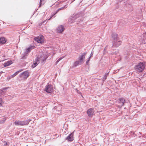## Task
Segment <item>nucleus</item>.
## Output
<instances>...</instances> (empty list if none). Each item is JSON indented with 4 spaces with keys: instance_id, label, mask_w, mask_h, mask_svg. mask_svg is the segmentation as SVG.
<instances>
[{
    "instance_id": "1",
    "label": "nucleus",
    "mask_w": 146,
    "mask_h": 146,
    "mask_svg": "<svg viewBox=\"0 0 146 146\" xmlns=\"http://www.w3.org/2000/svg\"><path fill=\"white\" fill-rule=\"evenodd\" d=\"M47 55H42V56H40V58L36 57L33 63L31 66L33 68H34L39 63V61L41 60V63L44 64V62L46 60V58H48V56H46Z\"/></svg>"
},
{
    "instance_id": "2",
    "label": "nucleus",
    "mask_w": 146,
    "mask_h": 146,
    "mask_svg": "<svg viewBox=\"0 0 146 146\" xmlns=\"http://www.w3.org/2000/svg\"><path fill=\"white\" fill-rule=\"evenodd\" d=\"M145 67V64L144 62H140L135 65V70L138 72H142L144 70Z\"/></svg>"
},
{
    "instance_id": "3",
    "label": "nucleus",
    "mask_w": 146,
    "mask_h": 146,
    "mask_svg": "<svg viewBox=\"0 0 146 146\" xmlns=\"http://www.w3.org/2000/svg\"><path fill=\"white\" fill-rule=\"evenodd\" d=\"M31 120V119H28L24 121H16L15 122L14 124L16 125L23 126L28 125Z\"/></svg>"
},
{
    "instance_id": "4",
    "label": "nucleus",
    "mask_w": 146,
    "mask_h": 146,
    "mask_svg": "<svg viewBox=\"0 0 146 146\" xmlns=\"http://www.w3.org/2000/svg\"><path fill=\"white\" fill-rule=\"evenodd\" d=\"M29 76V73L27 71H25L21 74L19 76L21 78V80H25L27 79Z\"/></svg>"
},
{
    "instance_id": "5",
    "label": "nucleus",
    "mask_w": 146,
    "mask_h": 146,
    "mask_svg": "<svg viewBox=\"0 0 146 146\" xmlns=\"http://www.w3.org/2000/svg\"><path fill=\"white\" fill-rule=\"evenodd\" d=\"M35 41L40 43H43L44 41L43 36L42 35H40L39 36L34 38Z\"/></svg>"
},
{
    "instance_id": "6",
    "label": "nucleus",
    "mask_w": 146,
    "mask_h": 146,
    "mask_svg": "<svg viewBox=\"0 0 146 146\" xmlns=\"http://www.w3.org/2000/svg\"><path fill=\"white\" fill-rule=\"evenodd\" d=\"M53 90V86L51 84H48L45 87V91L47 93H50L52 92Z\"/></svg>"
},
{
    "instance_id": "7",
    "label": "nucleus",
    "mask_w": 146,
    "mask_h": 146,
    "mask_svg": "<svg viewBox=\"0 0 146 146\" xmlns=\"http://www.w3.org/2000/svg\"><path fill=\"white\" fill-rule=\"evenodd\" d=\"M118 102L119 104L118 106L119 107L121 108L122 106H123L125 102V100L123 98H121L119 99Z\"/></svg>"
},
{
    "instance_id": "8",
    "label": "nucleus",
    "mask_w": 146,
    "mask_h": 146,
    "mask_svg": "<svg viewBox=\"0 0 146 146\" xmlns=\"http://www.w3.org/2000/svg\"><path fill=\"white\" fill-rule=\"evenodd\" d=\"M94 110L92 108H90L87 111V113L88 116L91 117H92L94 114Z\"/></svg>"
},
{
    "instance_id": "9",
    "label": "nucleus",
    "mask_w": 146,
    "mask_h": 146,
    "mask_svg": "<svg viewBox=\"0 0 146 146\" xmlns=\"http://www.w3.org/2000/svg\"><path fill=\"white\" fill-rule=\"evenodd\" d=\"M121 44V41L119 40L113 41V45L115 47H117L120 46Z\"/></svg>"
},
{
    "instance_id": "10",
    "label": "nucleus",
    "mask_w": 146,
    "mask_h": 146,
    "mask_svg": "<svg viewBox=\"0 0 146 146\" xmlns=\"http://www.w3.org/2000/svg\"><path fill=\"white\" fill-rule=\"evenodd\" d=\"M74 135V133H72L70 134L69 135L66 137V139L68 140V141H72L74 139V138L73 137Z\"/></svg>"
},
{
    "instance_id": "11",
    "label": "nucleus",
    "mask_w": 146,
    "mask_h": 146,
    "mask_svg": "<svg viewBox=\"0 0 146 146\" xmlns=\"http://www.w3.org/2000/svg\"><path fill=\"white\" fill-rule=\"evenodd\" d=\"M112 37L113 40V42L119 39L118 37V35L116 33L113 34Z\"/></svg>"
},
{
    "instance_id": "12",
    "label": "nucleus",
    "mask_w": 146,
    "mask_h": 146,
    "mask_svg": "<svg viewBox=\"0 0 146 146\" xmlns=\"http://www.w3.org/2000/svg\"><path fill=\"white\" fill-rule=\"evenodd\" d=\"M64 30V27L62 25L59 26L57 29V31L58 33H61L63 32Z\"/></svg>"
},
{
    "instance_id": "13",
    "label": "nucleus",
    "mask_w": 146,
    "mask_h": 146,
    "mask_svg": "<svg viewBox=\"0 0 146 146\" xmlns=\"http://www.w3.org/2000/svg\"><path fill=\"white\" fill-rule=\"evenodd\" d=\"M7 118V117L5 116L0 118V124H4Z\"/></svg>"
},
{
    "instance_id": "14",
    "label": "nucleus",
    "mask_w": 146,
    "mask_h": 146,
    "mask_svg": "<svg viewBox=\"0 0 146 146\" xmlns=\"http://www.w3.org/2000/svg\"><path fill=\"white\" fill-rule=\"evenodd\" d=\"M85 55H81L79 58V60L80 62L82 64L84 63V60L85 59Z\"/></svg>"
},
{
    "instance_id": "15",
    "label": "nucleus",
    "mask_w": 146,
    "mask_h": 146,
    "mask_svg": "<svg viewBox=\"0 0 146 146\" xmlns=\"http://www.w3.org/2000/svg\"><path fill=\"white\" fill-rule=\"evenodd\" d=\"M9 88V87H5L2 88L1 90H0V94H4L6 92L4 91V90H6Z\"/></svg>"
},
{
    "instance_id": "16",
    "label": "nucleus",
    "mask_w": 146,
    "mask_h": 146,
    "mask_svg": "<svg viewBox=\"0 0 146 146\" xmlns=\"http://www.w3.org/2000/svg\"><path fill=\"white\" fill-rule=\"evenodd\" d=\"M13 63L12 61H8L7 62L4 63L3 65L4 67H6L9 66Z\"/></svg>"
},
{
    "instance_id": "17",
    "label": "nucleus",
    "mask_w": 146,
    "mask_h": 146,
    "mask_svg": "<svg viewBox=\"0 0 146 146\" xmlns=\"http://www.w3.org/2000/svg\"><path fill=\"white\" fill-rule=\"evenodd\" d=\"M81 64H82L78 60L74 62L73 64V66L74 67H76L78 65H80Z\"/></svg>"
},
{
    "instance_id": "18",
    "label": "nucleus",
    "mask_w": 146,
    "mask_h": 146,
    "mask_svg": "<svg viewBox=\"0 0 146 146\" xmlns=\"http://www.w3.org/2000/svg\"><path fill=\"white\" fill-rule=\"evenodd\" d=\"M35 48V46H31L30 47L26 49V51L27 52V54L28 52H30L32 49H33Z\"/></svg>"
},
{
    "instance_id": "19",
    "label": "nucleus",
    "mask_w": 146,
    "mask_h": 146,
    "mask_svg": "<svg viewBox=\"0 0 146 146\" xmlns=\"http://www.w3.org/2000/svg\"><path fill=\"white\" fill-rule=\"evenodd\" d=\"M6 42L5 39L3 37L0 38V43L4 44Z\"/></svg>"
},
{
    "instance_id": "20",
    "label": "nucleus",
    "mask_w": 146,
    "mask_h": 146,
    "mask_svg": "<svg viewBox=\"0 0 146 146\" xmlns=\"http://www.w3.org/2000/svg\"><path fill=\"white\" fill-rule=\"evenodd\" d=\"M109 72L108 73H105V74L104 75V76L103 77V81H104L106 79L107 77L109 75Z\"/></svg>"
},
{
    "instance_id": "21",
    "label": "nucleus",
    "mask_w": 146,
    "mask_h": 146,
    "mask_svg": "<svg viewBox=\"0 0 146 146\" xmlns=\"http://www.w3.org/2000/svg\"><path fill=\"white\" fill-rule=\"evenodd\" d=\"M23 70L21 69L20 70H19L18 71H17L15 72L14 74H13V75H11L12 77L13 78L15 76H16L20 72H21Z\"/></svg>"
},
{
    "instance_id": "22",
    "label": "nucleus",
    "mask_w": 146,
    "mask_h": 146,
    "mask_svg": "<svg viewBox=\"0 0 146 146\" xmlns=\"http://www.w3.org/2000/svg\"><path fill=\"white\" fill-rule=\"evenodd\" d=\"M44 0H40V1L39 3V7H40L41 5V4L42 3V2H43Z\"/></svg>"
},
{
    "instance_id": "23",
    "label": "nucleus",
    "mask_w": 146,
    "mask_h": 146,
    "mask_svg": "<svg viewBox=\"0 0 146 146\" xmlns=\"http://www.w3.org/2000/svg\"><path fill=\"white\" fill-rule=\"evenodd\" d=\"M92 56V55H90V56L89 57L88 60H87L86 62V64H88V62L90 60V58L91 56Z\"/></svg>"
},
{
    "instance_id": "24",
    "label": "nucleus",
    "mask_w": 146,
    "mask_h": 146,
    "mask_svg": "<svg viewBox=\"0 0 146 146\" xmlns=\"http://www.w3.org/2000/svg\"><path fill=\"white\" fill-rule=\"evenodd\" d=\"M13 78V77H12V76L11 75L9 76L7 78V79L8 80H9L10 79H11V78Z\"/></svg>"
},
{
    "instance_id": "25",
    "label": "nucleus",
    "mask_w": 146,
    "mask_h": 146,
    "mask_svg": "<svg viewBox=\"0 0 146 146\" xmlns=\"http://www.w3.org/2000/svg\"><path fill=\"white\" fill-rule=\"evenodd\" d=\"M2 103V100L1 98H0V106H1Z\"/></svg>"
},
{
    "instance_id": "26",
    "label": "nucleus",
    "mask_w": 146,
    "mask_h": 146,
    "mask_svg": "<svg viewBox=\"0 0 146 146\" xmlns=\"http://www.w3.org/2000/svg\"><path fill=\"white\" fill-rule=\"evenodd\" d=\"M72 18H70L69 20V22L70 23H73V21H71Z\"/></svg>"
},
{
    "instance_id": "27",
    "label": "nucleus",
    "mask_w": 146,
    "mask_h": 146,
    "mask_svg": "<svg viewBox=\"0 0 146 146\" xmlns=\"http://www.w3.org/2000/svg\"><path fill=\"white\" fill-rule=\"evenodd\" d=\"M25 56V55H23V56L22 57L21 59H25L26 58V57Z\"/></svg>"
},
{
    "instance_id": "28",
    "label": "nucleus",
    "mask_w": 146,
    "mask_h": 146,
    "mask_svg": "<svg viewBox=\"0 0 146 146\" xmlns=\"http://www.w3.org/2000/svg\"><path fill=\"white\" fill-rule=\"evenodd\" d=\"M7 145V143L6 142H5V143L4 144V146H6Z\"/></svg>"
},
{
    "instance_id": "29",
    "label": "nucleus",
    "mask_w": 146,
    "mask_h": 146,
    "mask_svg": "<svg viewBox=\"0 0 146 146\" xmlns=\"http://www.w3.org/2000/svg\"><path fill=\"white\" fill-rule=\"evenodd\" d=\"M63 58H63H62V57H60V58L58 60H59V61H60L61 60H62Z\"/></svg>"
},
{
    "instance_id": "30",
    "label": "nucleus",
    "mask_w": 146,
    "mask_h": 146,
    "mask_svg": "<svg viewBox=\"0 0 146 146\" xmlns=\"http://www.w3.org/2000/svg\"><path fill=\"white\" fill-rule=\"evenodd\" d=\"M59 62V60H58L56 62V64Z\"/></svg>"
},
{
    "instance_id": "31",
    "label": "nucleus",
    "mask_w": 146,
    "mask_h": 146,
    "mask_svg": "<svg viewBox=\"0 0 146 146\" xmlns=\"http://www.w3.org/2000/svg\"><path fill=\"white\" fill-rule=\"evenodd\" d=\"M53 16V15L51 16L50 17V18L49 19H48V20H50V19H51L52 17Z\"/></svg>"
},
{
    "instance_id": "32",
    "label": "nucleus",
    "mask_w": 146,
    "mask_h": 146,
    "mask_svg": "<svg viewBox=\"0 0 146 146\" xmlns=\"http://www.w3.org/2000/svg\"><path fill=\"white\" fill-rule=\"evenodd\" d=\"M3 73V72H0V76H1V74H2V73Z\"/></svg>"
},
{
    "instance_id": "33",
    "label": "nucleus",
    "mask_w": 146,
    "mask_h": 146,
    "mask_svg": "<svg viewBox=\"0 0 146 146\" xmlns=\"http://www.w3.org/2000/svg\"><path fill=\"white\" fill-rule=\"evenodd\" d=\"M5 60V59H4V60H2V61H4V60Z\"/></svg>"
},
{
    "instance_id": "34",
    "label": "nucleus",
    "mask_w": 146,
    "mask_h": 146,
    "mask_svg": "<svg viewBox=\"0 0 146 146\" xmlns=\"http://www.w3.org/2000/svg\"><path fill=\"white\" fill-rule=\"evenodd\" d=\"M1 111V110H0V112Z\"/></svg>"
}]
</instances>
